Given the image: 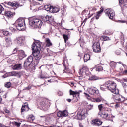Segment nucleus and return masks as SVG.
<instances>
[{
	"label": "nucleus",
	"mask_w": 127,
	"mask_h": 127,
	"mask_svg": "<svg viewBox=\"0 0 127 127\" xmlns=\"http://www.w3.org/2000/svg\"><path fill=\"white\" fill-rule=\"evenodd\" d=\"M13 70H20L22 69V66H21V64H15L13 66Z\"/></svg>",
	"instance_id": "15"
},
{
	"label": "nucleus",
	"mask_w": 127,
	"mask_h": 127,
	"mask_svg": "<svg viewBox=\"0 0 127 127\" xmlns=\"http://www.w3.org/2000/svg\"><path fill=\"white\" fill-rule=\"evenodd\" d=\"M96 71H97L98 72H100V71H103V67H102V66H98L96 68Z\"/></svg>",
	"instance_id": "42"
},
{
	"label": "nucleus",
	"mask_w": 127,
	"mask_h": 127,
	"mask_svg": "<svg viewBox=\"0 0 127 127\" xmlns=\"http://www.w3.org/2000/svg\"><path fill=\"white\" fill-rule=\"evenodd\" d=\"M88 110L86 109H80L77 113L76 119L77 120H83L87 117Z\"/></svg>",
	"instance_id": "3"
},
{
	"label": "nucleus",
	"mask_w": 127,
	"mask_h": 127,
	"mask_svg": "<svg viewBox=\"0 0 127 127\" xmlns=\"http://www.w3.org/2000/svg\"><path fill=\"white\" fill-rule=\"evenodd\" d=\"M116 87L117 84L115 82L109 81L108 82L107 88L113 94H119V90L116 89Z\"/></svg>",
	"instance_id": "2"
},
{
	"label": "nucleus",
	"mask_w": 127,
	"mask_h": 127,
	"mask_svg": "<svg viewBox=\"0 0 127 127\" xmlns=\"http://www.w3.org/2000/svg\"><path fill=\"white\" fill-rule=\"evenodd\" d=\"M125 100V97H123L122 95H120V97L119 98V100H118V102H119L120 103H122V102H124Z\"/></svg>",
	"instance_id": "37"
},
{
	"label": "nucleus",
	"mask_w": 127,
	"mask_h": 127,
	"mask_svg": "<svg viewBox=\"0 0 127 127\" xmlns=\"http://www.w3.org/2000/svg\"><path fill=\"white\" fill-rule=\"evenodd\" d=\"M120 72L121 73H124V70L123 69V68H120Z\"/></svg>",
	"instance_id": "57"
},
{
	"label": "nucleus",
	"mask_w": 127,
	"mask_h": 127,
	"mask_svg": "<svg viewBox=\"0 0 127 127\" xmlns=\"http://www.w3.org/2000/svg\"><path fill=\"white\" fill-rule=\"evenodd\" d=\"M37 5H39V4L36 1H34L31 3L30 8L31 9H35L37 7Z\"/></svg>",
	"instance_id": "13"
},
{
	"label": "nucleus",
	"mask_w": 127,
	"mask_h": 127,
	"mask_svg": "<svg viewBox=\"0 0 127 127\" xmlns=\"http://www.w3.org/2000/svg\"><path fill=\"white\" fill-rule=\"evenodd\" d=\"M80 92H81V91H74L71 89L69 91L70 95L73 96V99H72V101H73V102H78V101H79Z\"/></svg>",
	"instance_id": "5"
},
{
	"label": "nucleus",
	"mask_w": 127,
	"mask_h": 127,
	"mask_svg": "<svg viewBox=\"0 0 127 127\" xmlns=\"http://www.w3.org/2000/svg\"><path fill=\"white\" fill-rule=\"evenodd\" d=\"M19 57L20 59H22V58H24L25 57V53L23 50H20L19 51Z\"/></svg>",
	"instance_id": "16"
},
{
	"label": "nucleus",
	"mask_w": 127,
	"mask_h": 127,
	"mask_svg": "<svg viewBox=\"0 0 127 127\" xmlns=\"http://www.w3.org/2000/svg\"><path fill=\"white\" fill-rule=\"evenodd\" d=\"M99 115L101 118H103V119H106L108 118V114L106 113V112L102 111L99 112Z\"/></svg>",
	"instance_id": "19"
},
{
	"label": "nucleus",
	"mask_w": 127,
	"mask_h": 127,
	"mask_svg": "<svg viewBox=\"0 0 127 127\" xmlns=\"http://www.w3.org/2000/svg\"><path fill=\"white\" fill-rule=\"evenodd\" d=\"M87 91L90 95H95V94H99L98 89H94L91 88H88Z\"/></svg>",
	"instance_id": "10"
},
{
	"label": "nucleus",
	"mask_w": 127,
	"mask_h": 127,
	"mask_svg": "<svg viewBox=\"0 0 127 127\" xmlns=\"http://www.w3.org/2000/svg\"><path fill=\"white\" fill-rule=\"evenodd\" d=\"M32 50H41V43L39 41H36L32 46Z\"/></svg>",
	"instance_id": "6"
},
{
	"label": "nucleus",
	"mask_w": 127,
	"mask_h": 127,
	"mask_svg": "<svg viewBox=\"0 0 127 127\" xmlns=\"http://www.w3.org/2000/svg\"><path fill=\"white\" fill-rule=\"evenodd\" d=\"M91 124L93 126H101L102 125V121L99 119H94L92 121Z\"/></svg>",
	"instance_id": "11"
},
{
	"label": "nucleus",
	"mask_w": 127,
	"mask_h": 127,
	"mask_svg": "<svg viewBox=\"0 0 127 127\" xmlns=\"http://www.w3.org/2000/svg\"><path fill=\"white\" fill-rule=\"evenodd\" d=\"M16 22L18 24V26H16V28L18 30L22 31L25 30L26 27L24 26L25 25V23H24V19L19 18Z\"/></svg>",
	"instance_id": "4"
},
{
	"label": "nucleus",
	"mask_w": 127,
	"mask_h": 127,
	"mask_svg": "<svg viewBox=\"0 0 127 127\" xmlns=\"http://www.w3.org/2000/svg\"><path fill=\"white\" fill-rule=\"evenodd\" d=\"M93 107H94V105H92V104H89L88 105V108L89 109V110H92V109H93Z\"/></svg>",
	"instance_id": "49"
},
{
	"label": "nucleus",
	"mask_w": 127,
	"mask_h": 127,
	"mask_svg": "<svg viewBox=\"0 0 127 127\" xmlns=\"http://www.w3.org/2000/svg\"><path fill=\"white\" fill-rule=\"evenodd\" d=\"M103 11H104V8L103 7H101L100 8V10L97 12V14H98L99 15H100V14H101V13H102Z\"/></svg>",
	"instance_id": "44"
},
{
	"label": "nucleus",
	"mask_w": 127,
	"mask_h": 127,
	"mask_svg": "<svg viewBox=\"0 0 127 127\" xmlns=\"http://www.w3.org/2000/svg\"><path fill=\"white\" fill-rule=\"evenodd\" d=\"M50 23H51L54 21V19L51 16H49V19L48 21Z\"/></svg>",
	"instance_id": "36"
},
{
	"label": "nucleus",
	"mask_w": 127,
	"mask_h": 127,
	"mask_svg": "<svg viewBox=\"0 0 127 127\" xmlns=\"http://www.w3.org/2000/svg\"><path fill=\"white\" fill-rule=\"evenodd\" d=\"M4 10V8L1 5H0V14Z\"/></svg>",
	"instance_id": "45"
},
{
	"label": "nucleus",
	"mask_w": 127,
	"mask_h": 127,
	"mask_svg": "<svg viewBox=\"0 0 127 127\" xmlns=\"http://www.w3.org/2000/svg\"><path fill=\"white\" fill-rule=\"evenodd\" d=\"M106 15L108 16L110 19H113L115 16V12L113 10L107 9L105 12Z\"/></svg>",
	"instance_id": "7"
},
{
	"label": "nucleus",
	"mask_w": 127,
	"mask_h": 127,
	"mask_svg": "<svg viewBox=\"0 0 127 127\" xmlns=\"http://www.w3.org/2000/svg\"><path fill=\"white\" fill-rule=\"evenodd\" d=\"M102 38H103V40L104 41H107L108 40H111V38H110V37H109L107 36H102Z\"/></svg>",
	"instance_id": "35"
},
{
	"label": "nucleus",
	"mask_w": 127,
	"mask_h": 127,
	"mask_svg": "<svg viewBox=\"0 0 127 127\" xmlns=\"http://www.w3.org/2000/svg\"><path fill=\"white\" fill-rule=\"evenodd\" d=\"M99 78L96 76H92L90 77L89 79L90 81H96V80H98Z\"/></svg>",
	"instance_id": "31"
},
{
	"label": "nucleus",
	"mask_w": 127,
	"mask_h": 127,
	"mask_svg": "<svg viewBox=\"0 0 127 127\" xmlns=\"http://www.w3.org/2000/svg\"><path fill=\"white\" fill-rule=\"evenodd\" d=\"M96 19H99V18L100 17V15L97 14V15L96 16Z\"/></svg>",
	"instance_id": "56"
},
{
	"label": "nucleus",
	"mask_w": 127,
	"mask_h": 127,
	"mask_svg": "<svg viewBox=\"0 0 127 127\" xmlns=\"http://www.w3.org/2000/svg\"><path fill=\"white\" fill-rule=\"evenodd\" d=\"M67 101L69 102V103H70V102H72V99H67Z\"/></svg>",
	"instance_id": "60"
},
{
	"label": "nucleus",
	"mask_w": 127,
	"mask_h": 127,
	"mask_svg": "<svg viewBox=\"0 0 127 127\" xmlns=\"http://www.w3.org/2000/svg\"><path fill=\"white\" fill-rule=\"evenodd\" d=\"M57 115L58 117L61 118V117H67L68 113L67 110H64V111H60L57 113Z\"/></svg>",
	"instance_id": "8"
},
{
	"label": "nucleus",
	"mask_w": 127,
	"mask_h": 127,
	"mask_svg": "<svg viewBox=\"0 0 127 127\" xmlns=\"http://www.w3.org/2000/svg\"><path fill=\"white\" fill-rule=\"evenodd\" d=\"M98 108L99 111H101L103 109V105L102 104L98 105Z\"/></svg>",
	"instance_id": "50"
},
{
	"label": "nucleus",
	"mask_w": 127,
	"mask_h": 127,
	"mask_svg": "<svg viewBox=\"0 0 127 127\" xmlns=\"http://www.w3.org/2000/svg\"><path fill=\"white\" fill-rule=\"evenodd\" d=\"M29 23L33 28H40L43 23L41 20L33 17L30 18Z\"/></svg>",
	"instance_id": "1"
},
{
	"label": "nucleus",
	"mask_w": 127,
	"mask_h": 127,
	"mask_svg": "<svg viewBox=\"0 0 127 127\" xmlns=\"http://www.w3.org/2000/svg\"><path fill=\"white\" fill-rule=\"evenodd\" d=\"M49 18V16L47 15L45 17H43L42 18V19L43 21L46 22L47 21H48Z\"/></svg>",
	"instance_id": "32"
},
{
	"label": "nucleus",
	"mask_w": 127,
	"mask_h": 127,
	"mask_svg": "<svg viewBox=\"0 0 127 127\" xmlns=\"http://www.w3.org/2000/svg\"><path fill=\"white\" fill-rule=\"evenodd\" d=\"M33 50V56L36 57L38 56L39 55V53H40V51L39 50Z\"/></svg>",
	"instance_id": "24"
},
{
	"label": "nucleus",
	"mask_w": 127,
	"mask_h": 127,
	"mask_svg": "<svg viewBox=\"0 0 127 127\" xmlns=\"http://www.w3.org/2000/svg\"><path fill=\"white\" fill-rule=\"evenodd\" d=\"M122 3L121 5H123V6L127 7V0L122 1Z\"/></svg>",
	"instance_id": "39"
},
{
	"label": "nucleus",
	"mask_w": 127,
	"mask_h": 127,
	"mask_svg": "<svg viewBox=\"0 0 127 127\" xmlns=\"http://www.w3.org/2000/svg\"><path fill=\"white\" fill-rule=\"evenodd\" d=\"M90 101H92V102H94L95 103H96V98H91L90 100H89Z\"/></svg>",
	"instance_id": "51"
},
{
	"label": "nucleus",
	"mask_w": 127,
	"mask_h": 127,
	"mask_svg": "<svg viewBox=\"0 0 127 127\" xmlns=\"http://www.w3.org/2000/svg\"><path fill=\"white\" fill-rule=\"evenodd\" d=\"M5 87H6V88H9L10 87H11V83H10V82H7L5 84Z\"/></svg>",
	"instance_id": "40"
},
{
	"label": "nucleus",
	"mask_w": 127,
	"mask_h": 127,
	"mask_svg": "<svg viewBox=\"0 0 127 127\" xmlns=\"http://www.w3.org/2000/svg\"><path fill=\"white\" fill-rule=\"evenodd\" d=\"M84 94L85 95V96H86L87 99H88V100H90L91 97V96H90V95H89V94L84 93Z\"/></svg>",
	"instance_id": "46"
},
{
	"label": "nucleus",
	"mask_w": 127,
	"mask_h": 127,
	"mask_svg": "<svg viewBox=\"0 0 127 127\" xmlns=\"http://www.w3.org/2000/svg\"><path fill=\"white\" fill-rule=\"evenodd\" d=\"M119 22H121V23H126V21L121 20L119 21Z\"/></svg>",
	"instance_id": "59"
},
{
	"label": "nucleus",
	"mask_w": 127,
	"mask_h": 127,
	"mask_svg": "<svg viewBox=\"0 0 127 127\" xmlns=\"http://www.w3.org/2000/svg\"><path fill=\"white\" fill-rule=\"evenodd\" d=\"M16 40L19 45H21L22 43H23V37H22L17 38Z\"/></svg>",
	"instance_id": "20"
},
{
	"label": "nucleus",
	"mask_w": 127,
	"mask_h": 127,
	"mask_svg": "<svg viewBox=\"0 0 127 127\" xmlns=\"http://www.w3.org/2000/svg\"><path fill=\"white\" fill-rule=\"evenodd\" d=\"M7 5L8 6H11L12 7H17L18 6V3L16 2H8Z\"/></svg>",
	"instance_id": "17"
},
{
	"label": "nucleus",
	"mask_w": 127,
	"mask_h": 127,
	"mask_svg": "<svg viewBox=\"0 0 127 127\" xmlns=\"http://www.w3.org/2000/svg\"><path fill=\"white\" fill-rule=\"evenodd\" d=\"M49 10H50V12H53V13H56L59 11L60 9L58 7L52 6V8H51Z\"/></svg>",
	"instance_id": "14"
},
{
	"label": "nucleus",
	"mask_w": 127,
	"mask_h": 127,
	"mask_svg": "<svg viewBox=\"0 0 127 127\" xmlns=\"http://www.w3.org/2000/svg\"><path fill=\"white\" fill-rule=\"evenodd\" d=\"M126 0H119V5H122L123 1H124Z\"/></svg>",
	"instance_id": "52"
},
{
	"label": "nucleus",
	"mask_w": 127,
	"mask_h": 127,
	"mask_svg": "<svg viewBox=\"0 0 127 127\" xmlns=\"http://www.w3.org/2000/svg\"><path fill=\"white\" fill-rule=\"evenodd\" d=\"M58 94L59 96H62V95H63V93L61 91H59Z\"/></svg>",
	"instance_id": "54"
},
{
	"label": "nucleus",
	"mask_w": 127,
	"mask_h": 127,
	"mask_svg": "<svg viewBox=\"0 0 127 127\" xmlns=\"http://www.w3.org/2000/svg\"><path fill=\"white\" fill-rule=\"evenodd\" d=\"M41 106L42 108H48V102L46 101H42L41 103Z\"/></svg>",
	"instance_id": "25"
},
{
	"label": "nucleus",
	"mask_w": 127,
	"mask_h": 127,
	"mask_svg": "<svg viewBox=\"0 0 127 127\" xmlns=\"http://www.w3.org/2000/svg\"><path fill=\"white\" fill-rule=\"evenodd\" d=\"M102 101V98H96V103H100V102Z\"/></svg>",
	"instance_id": "47"
},
{
	"label": "nucleus",
	"mask_w": 127,
	"mask_h": 127,
	"mask_svg": "<svg viewBox=\"0 0 127 127\" xmlns=\"http://www.w3.org/2000/svg\"><path fill=\"white\" fill-rule=\"evenodd\" d=\"M125 74H127V70H124V72Z\"/></svg>",
	"instance_id": "64"
},
{
	"label": "nucleus",
	"mask_w": 127,
	"mask_h": 127,
	"mask_svg": "<svg viewBox=\"0 0 127 127\" xmlns=\"http://www.w3.org/2000/svg\"><path fill=\"white\" fill-rule=\"evenodd\" d=\"M30 89H31V86H28V87L26 88V89H27V90H30Z\"/></svg>",
	"instance_id": "61"
},
{
	"label": "nucleus",
	"mask_w": 127,
	"mask_h": 127,
	"mask_svg": "<svg viewBox=\"0 0 127 127\" xmlns=\"http://www.w3.org/2000/svg\"><path fill=\"white\" fill-rule=\"evenodd\" d=\"M116 65H117V63L114 61H111L110 63V65L111 66V67H112V68H115Z\"/></svg>",
	"instance_id": "29"
},
{
	"label": "nucleus",
	"mask_w": 127,
	"mask_h": 127,
	"mask_svg": "<svg viewBox=\"0 0 127 127\" xmlns=\"http://www.w3.org/2000/svg\"><path fill=\"white\" fill-rule=\"evenodd\" d=\"M52 6H48V5H46L45 6V8L46 9V10H47V11H50V10L49 9H51V8H52Z\"/></svg>",
	"instance_id": "38"
},
{
	"label": "nucleus",
	"mask_w": 127,
	"mask_h": 127,
	"mask_svg": "<svg viewBox=\"0 0 127 127\" xmlns=\"http://www.w3.org/2000/svg\"><path fill=\"white\" fill-rule=\"evenodd\" d=\"M8 75L9 76H18L19 74L18 72H16L15 71H12L11 72H9L8 73Z\"/></svg>",
	"instance_id": "28"
},
{
	"label": "nucleus",
	"mask_w": 127,
	"mask_h": 127,
	"mask_svg": "<svg viewBox=\"0 0 127 127\" xmlns=\"http://www.w3.org/2000/svg\"><path fill=\"white\" fill-rule=\"evenodd\" d=\"M14 125H15V126H16L17 127H20V125H21V123L20 122H14Z\"/></svg>",
	"instance_id": "43"
},
{
	"label": "nucleus",
	"mask_w": 127,
	"mask_h": 127,
	"mask_svg": "<svg viewBox=\"0 0 127 127\" xmlns=\"http://www.w3.org/2000/svg\"><path fill=\"white\" fill-rule=\"evenodd\" d=\"M3 34L5 36H7L8 35V34H9V32L7 31H3Z\"/></svg>",
	"instance_id": "48"
},
{
	"label": "nucleus",
	"mask_w": 127,
	"mask_h": 127,
	"mask_svg": "<svg viewBox=\"0 0 127 127\" xmlns=\"http://www.w3.org/2000/svg\"><path fill=\"white\" fill-rule=\"evenodd\" d=\"M5 112H6V113H7V114H9V113H10L9 110H7V109H5Z\"/></svg>",
	"instance_id": "58"
},
{
	"label": "nucleus",
	"mask_w": 127,
	"mask_h": 127,
	"mask_svg": "<svg viewBox=\"0 0 127 127\" xmlns=\"http://www.w3.org/2000/svg\"><path fill=\"white\" fill-rule=\"evenodd\" d=\"M35 119V117H34V116L33 115H29V117H28V120L29 121H33Z\"/></svg>",
	"instance_id": "34"
},
{
	"label": "nucleus",
	"mask_w": 127,
	"mask_h": 127,
	"mask_svg": "<svg viewBox=\"0 0 127 127\" xmlns=\"http://www.w3.org/2000/svg\"><path fill=\"white\" fill-rule=\"evenodd\" d=\"M11 30H13V31H15V29L13 28H11Z\"/></svg>",
	"instance_id": "62"
},
{
	"label": "nucleus",
	"mask_w": 127,
	"mask_h": 127,
	"mask_svg": "<svg viewBox=\"0 0 127 127\" xmlns=\"http://www.w3.org/2000/svg\"><path fill=\"white\" fill-rule=\"evenodd\" d=\"M52 43H51L50 39H49V38L46 39V46H47V47H49V46H52Z\"/></svg>",
	"instance_id": "22"
},
{
	"label": "nucleus",
	"mask_w": 127,
	"mask_h": 127,
	"mask_svg": "<svg viewBox=\"0 0 127 127\" xmlns=\"http://www.w3.org/2000/svg\"><path fill=\"white\" fill-rule=\"evenodd\" d=\"M100 89L102 91H105L106 89H105V88L104 87V86H101L100 87Z\"/></svg>",
	"instance_id": "55"
},
{
	"label": "nucleus",
	"mask_w": 127,
	"mask_h": 127,
	"mask_svg": "<svg viewBox=\"0 0 127 127\" xmlns=\"http://www.w3.org/2000/svg\"><path fill=\"white\" fill-rule=\"evenodd\" d=\"M63 36L64 39L65 43H66L67 40L69 39V37H68L67 35L64 34L63 35Z\"/></svg>",
	"instance_id": "41"
},
{
	"label": "nucleus",
	"mask_w": 127,
	"mask_h": 127,
	"mask_svg": "<svg viewBox=\"0 0 127 127\" xmlns=\"http://www.w3.org/2000/svg\"><path fill=\"white\" fill-rule=\"evenodd\" d=\"M31 65V64L30 63H29V62H27V61H25L24 64V66L25 69H29V66Z\"/></svg>",
	"instance_id": "21"
},
{
	"label": "nucleus",
	"mask_w": 127,
	"mask_h": 127,
	"mask_svg": "<svg viewBox=\"0 0 127 127\" xmlns=\"http://www.w3.org/2000/svg\"><path fill=\"white\" fill-rule=\"evenodd\" d=\"M124 82H127V79H123Z\"/></svg>",
	"instance_id": "63"
},
{
	"label": "nucleus",
	"mask_w": 127,
	"mask_h": 127,
	"mask_svg": "<svg viewBox=\"0 0 127 127\" xmlns=\"http://www.w3.org/2000/svg\"><path fill=\"white\" fill-rule=\"evenodd\" d=\"M6 42L8 45H11V44H12V41H11V38H7Z\"/></svg>",
	"instance_id": "27"
},
{
	"label": "nucleus",
	"mask_w": 127,
	"mask_h": 127,
	"mask_svg": "<svg viewBox=\"0 0 127 127\" xmlns=\"http://www.w3.org/2000/svg\"><path fill=\"white\" fill-rule=\"evenodd\" d=\"M89 72V69L87 68V67H83L80 69L79 74L80 76H83L84 74H87Z\"/></svg>",
	"instance_id": "12"
},
{
	"label": "nucleus",
	"mask_w": 127,
	"mask_h": 127,
	"mask_svg": "<svg viewBox=\"0 0 127 127\" xmlns=\"http://www.w3.org/2000/svg\"><path fill=\"white\" fill-rule=\"evenodd\" d=\"M122 86L123 88H127V84H126V83H125L124 82L122 83Z\"/></svg>",
	"instance_id": "53"
},
{
	"label": "nucleus",
	"mask_w": 127,
	"mask_h": 127,
	"mask_svg": "<svg viewBox=\"0 0 127 127\" xmlns=\"http://www.w3.org/2000/svg\"><path fill=\"white\" fill-rule=\"evenodd\" d=\"M5 15L7 16V17H12V16H13V13L10 11H8L5 13Z\"/></svg>",
	"instance_id": "26"
},
{
	"label": "nucleus",
	"mask_w": 127,
	"mask_h": 127,
	"mask_svg": "<svg viewBox=\"0 0 127 127\" xmlns=\"http://www.w3.org/2000/svg\"><path fill=\"white\" fill-rule=\"evenodd\" d=\"M29 110V107L27 105H23L21 108V114H23V112H26V111H28Z\"/></svg>",
	"instance_id": "18"
},
{
	"label": "nucleus",
	"mask_w": 127,
	"mask_h": 127,
	"mask_svg": "<svg viewBox=\"0 0 127 127\" xmlns=\"http://www.w3.org/2000/svg\"><path fill=\"white\" fill-rule=\"evenodd\" d=\"M94 52H100L101 51V47L99 43H94L92 46Z\"/></svg>",
	"instance_id": "9"
},
{
	"label": "nucleus",
	"mask_w": 127,
	"mask_h": 127,
	"mask_svg": "<svg viewBox=\"0 0 127 127\" xmlns=\"http://www.w3.org/2000/svg\"><path fill=\"white\" fill-rule=\"evenodd\" d=\"M121 97V95L119 94V93H117L116 95H115L114 98L116 101H118L120 100V98Z\"/></svg>",
	"instance_id": "33"
},
{
	"label": "nucleus",
	"mask_w": 127,
	"mask_h": 127,
	"mask_svg": "<svg viewBox=\"0 0 127 127\" xmlns=\"http://www.w3.org/2000/svg\"><path fill=\"white\" fill-rule=\"evenodd\" d=\"M91 59V56L89 54H86L84 55V60L85 62H87V61H88V60H90Z\"/></svg>",
	"instance_id": "23"
},
{
	"label": "nucleus",
	"mask_w": 127,
	"mask_h": 127,
	"mask_svg": "<svg viewBox=\"0 0 127 127\" xmlns=\"http://www.w3.org/2000/svg\"><path fill=\"white\" fill-rule=\"evenodd\" d=\"M26 61L29 62V63H31V64L32 61H33V57H32V56H29Z\"/></svg>",
	"instance_id": "30"
}]
</instances>
